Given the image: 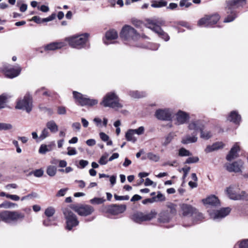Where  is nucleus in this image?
<instances>
[{"label": "nucleus", "instance_id": "nucleus-41", "mask_svg": "<svg viewBox=\"0 0 248 248\" xmlns=\"http://www.w3.org/2000/svg\"><path fill=\"white\" fill-rule=\"evenodd\" d=\"M192 154L184 148H181L179 150L178 155L180 156H188L191 155Z\"/></svg>", "mask_w": 248, "mask_h": 248}, {"label": "nucleus", "instance_id": "nucleus-26", "mask_svg": "<svg viewBox=\"0 0 248 248\" xmlns=\"http://www.w3.org/2000/svg\"><path fill=\"white\" fill-rule=\"evenodd\" d=\"M55 17V16L53 15H51L50 16L45 18H41L39 16H34L32 17L31 20L33 21L35 23L37 24H41L44 22H47L50 21H52L53 19H54Z\"/></svg>", "mask_w": 248, "mask_h": 248}, {"label": "nucleus", "instance_id": "nucleus-34", "mask_svg": "<svg viewBox=\"0 0 248 248\" xmlns=\"http://www.w3.org/2000/svg\"><path fill=\"white\" fill-rule=\"evenodd\" d=\"M210 27L216 24L219 19V16L217 14L207 15Z\"/></svg>", "mask_w": 248, "mask_h": 248}, {"label": "nucleus", "instance_id": "nucleus-10", "mask_svg": "<svg viewBox=\"0 0 248 248\" xmlns=\"http://www.w3.org/2000/svg\"><path fill=\"white\" fill-rule=\"evenodd\" d=\"M70 207L80 216L86 217L89 216L94 211V209L93 206L87 204H72Z\"/></svg>", "mask_w": 248, "mask_h": 248}, {"label": "nucleus", "instance_id": "nucleus-1", "mask_svg": "<svg viewBox=\"0 0 248 248\" xmlns=\"http://www.w3.org/2000/svg\"><path fill=\"white\" fill-rule=\"evenodd\" d=\"M246 3L247 0H230L228 1L226 7L227 16L224 19V22L228 23L233 21L238 15L236 9L243 7Z\"/></svg>", "mask_w": 248, "mask_h": 248}, {"label": "nucleus", "instance_id": "nucleus-12", "mask_svg": "<svg viewBox=\"0 0 248 248\" xmlns=\"http://www.w3.org/2000/svg\"><path fill=\"white\" fill-rule=\"evenodd\" d=\"M173 114V110L169 108L158 109L155 112V116L157 119L166 121H171Z\"/></svg>", "mask_w": 248, "mask_h": 248}, {"label": "nucleus", "instance_id": "nucleus-46", "mask_svg": "<svg viewBox=\"0 0 248 248\" xmlns=\"http://www.w3.org/2000/svg\"><path fill=\"white\" fill-rule=\"evenodd\" d=\"M239 248H248V239H245L239 241L237 243Z\"/></svg>", "mask_w": 248, "mask_h": 248}, {"label": "nucleus", "instance_id": "nucleus-54", "mask_svg": "<svg viewBox=\"0 0 248 248\" xmlns=\"http://www.w3.org/2000/svg\"><path fill=\"white\" fill-rule=\"evenodd\" d=\"M7 97L2 94L0 96V109L5 107Z\"/></svg>", "mask_w": 248, "mask_h": 248}, {"label": "nucleus", "instance_id": "nucleus-16", "mask_svg": "<svg viewBox=\"0 0 248 248\" xmlns=\"http://www.w3.org/2000/svg\"><path fill=\"white\" fill-rule=\"evenodd\" d=\"M176 123L177 125L186 124L189 119V115L188 113L179 110L176 114Z\"/></svg>", "mask_w": 248, "mask_h": 248}, {"label": "nucleus", "instance_id": "nucleus-58", "mask_svg": "<svg viewBox=\"0 0 248 248\" xmlns=\"http://www.w3.org/2000/svg\"><path fill=\"white\" fill-rule=\"evenodd\" d=\"M57 113L59 115H64L66 113V108L63 106H59L57 108Z\"/></svg>", "mask_w": 248, "mask_h": 248}, {"label": "nucleus", "instance_id": "nucleus-24", "mask_svg": "<svg viewBox=\"0 0 248 248\" xmlns=\"http://www.w3.org/2000/svg\"><path fill=\"white\" fill-rule=\"evenodd\" d=\"M197 133L193 132L191 136L187 135L183 137L181 142L184 144H187L196 142L197 141Z\"/></svg>", "mask_w": 248, "mask_h": 248}, {"label": "nucleus", "instance_id": "nucleus-14", "mask_svg": "<svg viewBox=\"0 0 248 248\" xmlns=\"http://www.w3.org/2000/svg\"><path fill=\"white\" fill-rule=\"evenodd\" d=\"M226 192L228 197L232 200H240L248 199V195L244 191L241 194H237L234 190V187L231 186L226 189Z\"/></svg>", "mask_w": 248, "mask_h": 248}, {"label": "nucleus", "instance_id": "nucleus-7", "mask_svg": "<svg viewBox=\"0 0 248 248\" xmlns=\"http://www.w3.org/2000/svg\"><path fill=\"white\" fill-rule=\"evenodd\" d=\"M64 218L66 220V228L69 231L79 224L77 216L71 211L70 208L66 207L62 209Z\"/></svg>", "mask_w": 248, "mask_h": 248}, {"label": "nucleus", "instance_id": "nucleus-49", "mask_svg": "<svg viewBox=\"0 0 248 248\" xmlns=\"http://www.w3.org/2000/svg\"><path fill=\"white\" fill-rule=\"evenodd\" d=\"M44 174V171L42 169L36 170L34 171L30 172L29 175L33 174L36 177H40L43 176Z\"/></svg>", "mask_w": 248, "mask_h": 248}, {"label": "nucleus", "instance_id": "nucleus-44", "mask_svg": "<svg viewBox=\"0 0 248 248\" xmlns=\"http://www.w3.org/2000/svg\"><path fill=\"white\" fill-rule=\"evenodd\" d=\"M147 157L149 159H150L152 161H155V162H157L159 160V158H160L159 155H156V154H154L151 152L148 153L147 154Z\"/></svg>", "mask_w": 248, "mask_h": 248}, {"label": "nucleus", "instance_id": "nucleus-39", "mask_svg": "<svg viewBox=\"0 0 248 248\" xmlns=\"http://www.w3.org/2000/svg\"><path fill=\"white\" fill-rule=\"evenodd\" d=\"M106 200L104 198L95 197L91 199L89 202L92 204H100L104 202Z\"/></svg>", "mask_w": 248, "mask_h": 248}, {"label": "nucleus", "instance_id": "nucleus-25", "mask_svg": "<svg viewBox=\"0 0 248 248\" xmlns=\"http://www.w3.org/2000/svg\"><path fill=\"white\" fill-rule=\"evenodd\" d=\"M204 204L209 205L211 206H217L219 205V202L217 198L212 195L208 197L203 200Z\"/></svg>", "mask_w": 248, "mask_h": 248}, {"label": "nucleus", "instance_id": "nucleus-61", "mask_svg": "<svg viewBox=\"0 0 248 248\" xmlns=\"http://www.w3.org/2000/svg\"><path fill=\"white\" fill-rule=\"evenodd\" d=\"M68 188H62L58 191L56 194L57 197H62L65 195L66 192L67 191Z\"/></svg>", "mask_w": 248, "mask_h": 248}, {"label": "nucleus", "instance_id": "nucleus-55", "mask_svg": "<svg viewBox=\"0 0 248 248\" xmlns=\"http://www.w3.org/2000/svg\"><path fill=\"white\" fill-rule=\"evenodd\" d=\"M190 170V168L189 167H185L181 169V170H179V171L181 172L182 170L184 172V174L183 176V179H185L187 175Z\"/></svg>", "mask_w": 248, "mask_h": 248}, {"label": "nucleus", "instance_id": "nucleus-62", "mask_svg": "<svg viewBox=\"0 0 248 248\" xmlns=\"http://www.w3.org/2000/svg\"><path fill=\"white\" fill-rule=\"evenodd\" d=\"M114 198L116 200H128L129 198V197L127 195L126 196H118L117 195H114Z\"/></svg>", "mask_w": 248, "mask_h": 248}, {"label": "nucleus", "instance_id": "nucleus-17", "mask_svg": "<svg viewBox=\"0 0 248 248\" xmlns=\"http://www.w3.org/2000/svg\"><path fill=\"white\" fill-rule=\"evenodd\" d=\"M125 210L126 206L125 205L114 204L108 206L107 212L112 215H117L123 213Z\"/></svg>", "mask_w": 248, "mask_h": 248}, {"label": "nucleus", "instance_id": "nucleus-6", "mask_svg": "<svg viewBox=\"0 0 248 248\" xmlns=\"http://www.w3.org/2000/svg\"><path fill=\"white\" fill-rule=\"evenodd\" d=\"M120 37L124 41L130 43L135 42L141 37L136 30L129 25H124L120 33Z\"/></svg>", "mask_w": 248, "mask_h": 248}, {"label": "nucleus", "instance_id": "nucleus-18", "mask_svg": "<svg viewBox=\"0 0 248 248\" xmlns=\"http://www.w3.org/2000/svg\"><path fill=\"white\" fill-rule=\"evenodd\" d=\"M203 128V123L200 120H192L188 125V129L190 130H193V132L197 134L198 131H201Z\"/></svg>", "mask_w": 248, "mask_h": 248}, {"label": "nucleus", "instance_id": "nucleus-64", "mask_svg": "<svg viewBox=\"0 0 248 248\" xmlns=\"http://www.w3.org/2000/svg\"><path fill=\"white\" fill-rule=\"evenodd\" d=\"M101 139L104 141H107L109 140V137L104 132H101L99 134Z\"/></svg>", "mask_w": 248, "mask_h": 248}, {"label": "nucleus", "instance_id": "nucleus-3", "mask_svg": "<svg viewBox=\"0 0 248 248\" xmlns=\"http://www.w3.org/2000/svg\"><path fill=\"white\" fill-rule=\"evenodd\" d=\"M89 34L87 33L77 35H73L66 38L65 41L68 42L69 46L74 48L80 49L89 48L87 45Z\"/></svg>", "mask_w": 248, "mask_h": 248}, {"label": "nucleus", "instance_id": "nucleus-20", "mask_svg": "<svg viewBox=\"0 0 248 248\" xmlns=\"http://www.w3.org/2000/svg\"><path fill=\"white\" fill-rule=\"evenodd\" d=\"M73 95L76 103L83 107L88 96L77 91H73Z\"/></svg>", "mask_w": 248, "mask_h": 248}, {"label": "nucleus", "instance_id": "nucleus-21", "mask_svg": "<svg viewBox=\"0 0 248 248\" xmlns=\"http://www.w3.org/2000/svg\"><path fill=\"white\" fill-rule=\"evenodd\" d=\"M227 120L232 122L235 124H239L241 121V117L237 111H231L227 118Z\"/></svg>", "mask_w": 248, "mask_h": 248}, {"label": "nucleus", "instance_id": "nucleus-19", "mask_svg": "<svg viewBox=\"0 0 248 248\" xmlns=\"http://www.w3.org/2000/svg\"><path fill=\"white\" fill-rule=\"evenodd\" d=\"M243 164V162L241 160H238L232 163L226 164L225 167L229 172H238L241 171V168Z\"/></svg>", "mask_w": 248, "mask_h": 248}, {"label": "nucleus", "instance_id": "nucleus-38", "mask_svg": "<svg viewBox=\"0 0 248 248\" xmlns=\"http://www.w3.org/2000/svg\"><path fill=\"white\" fill-rule=\"evenodd\" d=\"M204 128L202 129L201 132V138L205 140H208L210 139L212 136V134L210 131L203 130Z\"/></svg>", "mask_w": 248, "mask_h": 248}, {"label": "nucleus", "instance_id": "nucleus-23", "mask_svg": "<svg viewBox=\"0 0 248 248\" xmlns=\"http://www.w3.org/2000/svg\"><path fill=\"white\" fill-rule=\"evenodd\" d=\"M66 46L63 42H55L47 44L45 46V50H55L60 49Z\"/></svg>", "mask_w": 248, "mask_h": 248}, {"label": "nucleus", "instance_id": "nucleus-29", "mask_svg": "<svg viewBox=\"0 0 248 248\" xmlns=\"http://www.w3.org/2000/svg\"><path fill=\"white\" fill-rule=\"evenodd\" d=\"M35 93L38 95H43L48 97H52L55 94L54 93L48 91L45 87H41L37 89L35 92Z\"/></svg>", "mask_w": 248, "mask_h": 248}, {"label": "nucleus", "instance_id": "nucleus-32", "mask_svg": "<svg viewBox=\"0 0 248 248\" xmlns=\"http://www.w3.org/2000/svg\"><path fill=\"white\" fill-rule=\"evenodd\" d=\"M198 26L199 27H210L209 20L207 15L201 18L198 21Z\"/></svg>", "mask_w": 248, "mask_h": 248}, {"label": "nucleus", "instance_id": "nucleus-30", "mask_svg": "<svg viewBox=\"0 0 248 248\" xmlns=\"http://www.w3.org/2000/svg\"><path fill=\"white\" fill-rule=\"evenodd\" d=\"M46 126L53 133H55L58 131V126L54 120L47 122L46 124Z\"/></svg>", "mask_w": 248, "mask_h": 248}, {"label": "nucleus", "instance_id": "nucleus-59", "mask_svg": "<svg viewBox=\"0 0 248 248\" xmlns=\"http://www.w3.org/2000/svg\"><path fill=\"white\" fill-rule=\"evenodd\" d=\"M212 146L214 151L222 148L223 146V144L222 142H216L214 143Z\"/></svg>", "mask_w": 248, "mask_h": 248}, {"label": "nucleus", "instance_id": "nucleus-63", "mask_svg": "<svg viewBox=\"0 0 248 248\" xmlns=\"http://www.w3.org/2000/svg\"><path fill=\"white\" fill-rule=\"evenodd\" d=\"M89 164V162L87 160H80L79 161V167H78L80 169L84 168L88 164Z\"/></svg>", "mask_w": 248, "mask_h": 248}, {"label": "nucleus", "instance_id": "nucleus-27", "mask_svg": "<svg viewBox=\"0 0 248 248\" xmlns=\"http://www.w3.org/2000/svg\"><path fill=\"white\" fill-rule=\"evenodd\" d=\"M170 219V214L167 212H162L159 215L158 221L160 223H165L169 222Z\"/></svg>", "mask_w": 248, "mask_h": 248}, {"label": "nucleus", "instance_id": "nucleus-60", "mask_svg": "<svg viewBox=\"0 0 248 248\" xmlns=\"http://www.w3.org/2000/svg\"><path fill=\"white\" fill-rule=\"evenodd\" d=\"M179 5L181 7L185 6L186 8H188L192 5V3L189 2H186V0L185 1L184 0H181L180 1Z\"/></svg>", "mask_w": 248, "mask_h": 248}, {"label": "nucleus", "instance_id": "nucleus-5", "mask_svg": "<svg viewBox=\"0 0 248 248\" xmlns=\"http://www.w3.org/2000/svg\"><path fill=\"white\" fill-rule=\"evenodd\" d=\"M164 24V21L161 19L148 20L145 26L156 33L159 37L165 41L170 39V36L167 33L165 32L160 27V25Z\"/></svg>", "mask_w": 248, "mask_h": 248}, {"label": "nucleus", "instance_id": "nucleus-47", "mask_svg": "<svg viewBox=\"0 0 248 248\" xmlns=\"http://www.w3.org/2000/svg\"><path fill=\"white\" fill-rule=\"evenodd\" d=\"M55 212V210L53 207H49L46 209L45 214L47 217H49L53 216Z\"/></svg>", "mask_w": 248, "mask_h": 248}, {"label": "nucleus", "instance_id": "nucleus-13", "mask_svg": "<svg viewBox=\"0 0 248 248\" xmlns=\"http://www.w3.org/2000/svg\"><path fill=\"white\" fill-rule=\"evenodd\" d=\"M155 217V214L151 212L148 214H144L141 212H137L134 213L131 217V219L135 222L141 223L143 221H149L153 219Z\"/></svg>", "mask_w": 248, "mask_h": 248}, {"label": "nucleus", "instance_id": "nucleus-56", "mask_svg": "<svg viewBox=\"0 0 248 248\" xmlns=\"http://www.w3.org/2000/svg\"><path fill=\"white\" fill-rule=\"evenodd\" d=\"M133 132L135 134H137L138 135H140L144 133V127L142 126L139 127L138 129H132Z\"/></svg>", "mask_w": 248, "mask_h": 248}, {"label": "nucleus", "instance_id": "nucleus-22", "mask_svg": "<svg viewBox=\"0 0 248 248\" xmlns=\"http://www.w3.org/2000/svg\"><path fill=\"white\" fill-rule=\"evenodd\" d=\"M240 148L238 143H235L233 147L231 148L228 155L226 156L228 161H231L232 159H235L238 156L237 152L239 151Z\"/></svg>", "mask_w": 248, "mask_h": 248}, {"label": "nucleus", "instance_id": "nucleus-42", "mask_svg": "<svg viewBox=\"0 0 248 248\" xmlns=\"http://www.w3.org/2000/svg\"><path fill=\"white\" fill-rule=\"evenodd\" d=\"M16 205V203L11 202L9 201H5L0 204V208H11Z\"/></svg>", "mask_w": 248, "mask_h": 248}, {"label": "nucleus", "instance_id": "nucleus-48", "mask_svg": "<svg viewBox=\"0 0 248 248\" xmlns=\"http://www.w3.org/2000/svg\"><path fill=\"white\" fill-rule=\"evenodd\" d=\"M173 138V135L172 133H169L164 139V141L162 143L163 146H167L169 144Z\"/></svg>", "mask_w": 248, "mask_h": 248}, {"label": "nucleus", "instance_id": "nucleus-15", "mask_svg": "<svg viewBox=\"0 0 248 248\" xmlns=\"http://www.w3.org/2000/svg\"><path fill=\"white\" fill-rule=\"evenodd\" d=\"M211 218L214 220H219L229 214L231 209L229 207L223 208L218 210L209 211Z\"/></svg>", "mask_w": 248, "mask_h": 248}, {"label": "nucleus", "instance_id": "nucleus-57", "mask_svg": "<svg viewBox=\"0 0 248 248\" xmlns=\"http://www.w3.org/2000/svg\"><path fill=\"white\" fill-rule=\"evenodd\" d=\"M68 152L67 154L68 155H76L77 154V151H76L75 148H72L71 147H68L67 148Z\"/></svg>", "mask_w": 248, "mask_h": 248}, {"label": "nucleus", "instance_id": "nucleus-50", "mask_svg": "<svg viewBox=\"0 0 248 248\" xmlns=\"http://www.w3.org/2000/svg\"><path fill=\"white\" fill-rule=\"evenodd\" d=\"M153 198H155V202H162L165 200V196L159 191L158 192L157 196L153 197Z\"/></svg>", "mask_w": 248, "mask_h": 248}, {"label": "nucleus", "instance_id": "nucleus-11", "mask_svg": "<svg viewBox=\"0 0 248 248\" xmlns=\"http://www.w3.org/2000/svg\"><path fill=\"white\" fill-rule=\"evenodd\" d=\"M16 108L25 110L28 113H29L32 109V99L31 96L29 94H26L23 99L18 100Z\"/></svg>", "mask_w": 248, "mask_h": 248}, {"label": "nucleus", "instance_id": "nucleus-43", "mask_svg": "<svg viewBox=\"0 0 248 248\" xmlns=\"http://www.w3.org/2000/svg\"><path fill=\"white\" fill-rule=\"evenodd\" d=\"M13 128V125L9 123H0V131L9 130Z\"/></svg>", "mask_w": 248, "mask_h": 248}, {"label": "nucleus", "instance_id": "nucleus-52", "mask_svg": "<svg viewBox=\"0 0 248 248\" xmlns=\"http://www.w3.org/2000/svg\"><path fill=\"white\" fill-rule=\"evenodd\" d=\"M199 160V159L197 156L189 157L187 158L185 163L186 164L194 163L198 162Z\"/></svg>", "mask_w": 248, "mask_h": 248}, {"label": "nucleus", "instance_id": "nucleus-9", "mask_svg": "<svg viewBox=\"0 0 248 248\" xmlns=\"http://www.w3.org/2000/svg\"><path fill=\"white\" fill-rule=\"evenodd\" d=\"M0 70L6 77L13 78L20 74L21 68L19 65L12 66L9 64H4L0 68Z\"/></svg>", "mask_w": 248, "mask_h": 248}, {"label": "nucleus", "instance_id": "nucleus-33", "mask_svg": "<svg viewBox=\"0 0 248 248\" xmlns=\"http://www.w3.org/2000/svg\"><path fill=\"white\" fill-rule=\"evenodd\" d=\"M167 1L164 0H155L152 2L151 6L153 8H160L166 6Z\"/></svg>", "mask_w": 248, "mask_h": 248}, {"label": "nucleus", "instance_id": "nucleus-45", "mask_svg": "<svg viewBox=\"0 0 248 248\" xmlns=\"http://www.w3.org/2000/svg\"><path fill=\"white\" fill-rule=\"evenodd\" d=\"M49 136L48 129L47 128H44L40 135V140H43Z\"/></svg>", "mask_w": 248, "mask_h": 248}, {"label": "nucleus", "instance_id": "nucleus-2", "mask_svg": "<svg viewBox=\"0 0 248 248\" xmlns=\"http://www.w3.org/2000/svg\"><path fill=\"white\" fill-rule=\"evenodd\" d=\"M24 213L19 211L4 210L0 212V219L8 224H16L25 218Z\"/></svg>", "mask_w": 248, "mask_h": 248}, {"label": "nucleus", "instance_id": "nucleus-51", "mask_svg": "<svg viewBox=\"0 0 248 248\" xmlns=\"http://www.w3.org/2000/svg\"><path fill=\"white\" fill-rule=\"evenodd\" d=\"M50 150L48 149L47 145L42 144L39 148V153L41 154H45L46 152H48Z\"/></svg>", "mask_w": 248, "mask_h": 248}, {"label": "nucleus", "instance_id": "nucleus-35", "mask_svg": "<svg viewBox=\"0 0 248 248\" xmlns=\"http://www.w3.org/2000/svg\"><path fill=\"white\" fill-rule=\"evenodd\" d=\"M128 94L134 98H139L146 95L145 93L140 92L138 91H130L128 93Z\"/></svg>", "mask_w": 248, "mask_h": 248}, {"label": "nucleus", "instance_id": "nucleus-4", "mask_svg": "<svg viewBox=\"0 0 248 248\" xmlns=\"http://www.w3.org/2000/svg\"><path fill=\"white\" fill-rule=\"evenodd\" d=\"M100 105L104 107H109L115 109L123 108L118 95L114 92L108 93L103 97Z\"/></svg>", "mask_w": 248, "mask_h": 248}, {"label": "nucleus", "instance_id": "nucleus-37", "mask_svg": "<svg viewBox=\"0 0 248 248\" xmlns=\"http://www.w3.org/2000/svg\"><path fill=\"white\" fill-rule=\"evenodd\" d=\"M98 103L97 99H92L89 98L88 96L86 99L84 106H87L89 107H92L96 105Z\"/></svg>", "mask_w": 248, "mask_h": 248}, {"label": "nucleus", "instance_id": "nucleus-53", "mask_svg": "<svg viewBox=\"0 0 248 248\" xmlns=\"http://www.w3.org/2000/svg\"><path fill=\"white\" fill-rule=\"evenodd\" d=\"M108 154L102 155L99 160V164L102 165H106L108 161Z\"/></svg>", "mask_w": 248, "mask_h": 248}, {"label": "nucleus", "instance_id": "nucleus-31", "mask_svg": "<svg viewBox=\"0 0 248 248\" xmlns=\"http://www.w3.org/2000/svg\"><path fill=\"white\" fill-rule=\"evenodd\" d=\"M117 37V32L114 30H109L106 33V38L108 41L116 39Z\"/></svg>", "mask_w": 248, "mask_h": 248}, {"label": "nucleus", "instance_id": "nucleus-28", "mask_svg": "<svg viewBox=\"0 0 248 248\" xmlns=\"http://www.w3.org/2000/svg\"><path fill=\"white\" fill-rule=\"evenodd\" d=\"M201 215L202 216V217L199 219L198 216H197L195 217H191L190 218L188 222L184 223V226L186 227H189L199 223L200 221H202L203 219V216L202 214L201 213Z\"/></svg>", "mask_w": 248, "mask_h": 248}, {"label": "nucleus", "instance_id": "nucleus-40", "mask_svg": "<svg viewBox=\"0 0 248 248\" xmlns=\"http://www.w3.org/2000/svg\"><path fill=\"white\" fill-rule=\"evenodd\" d=\"M57 168L54 166H49L46 169V173L50 176H54L56 173Z\"/></svg>", "mask_w": 248, "mask_h": 248}, {"label": "nucleus", "instance_id": "nucleus-8", "mask_svg": "<svg viewBox=\"0 0 248 248\" xmlns=\"http://www.w3.org/2000/svg\"><path fill=\"white\" fill-rule=\"evenodd\" d=\"M181 211L183 216V223L188 222L191 217H199V219L202 217L201 213L191 205L187 204L180 205Z\"/></svg>", "mask_w": 248, "mask_h": 248}, {"label": "nucleus", "instance_id": "nucleus-36", "mask_svg": "<svg viewBox=\"0 0 248 248\" xmlns=\"http://www.w3.org/2000/svg\"><path fill=\"white\" fill-rule=\"evenodd\" d=\"M134 133L132 129H129L125 133V139L127 141H132L134 143L137 140L136 138L134 136Z\"/></svg>", "mask_w": 248, "mask_h": 248}]
</instances>
